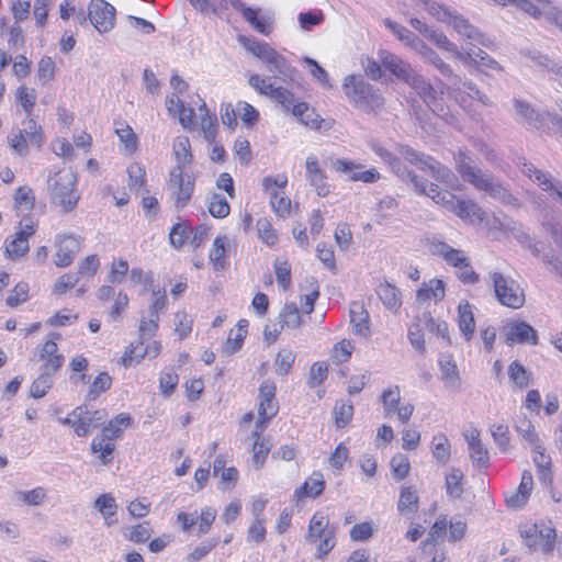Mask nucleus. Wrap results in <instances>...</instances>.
I'll return each instance as SVG.
<instances>
[{
    "label": "nucleus",
    "mask_w": 562,
    "mask_h": 562,
    "mask_svg": "<svg viewBox=\"0 0 562 562\" xmlns=\"http://www.w3.org/2000/svg\"><path fill=\"white\" fill-rule=\"evenodd\" d=\"M350 322L355 327V333L360 336H368L370 334L369 328V313L364 308V305L360 302H352L350 304Z\"/></svg>",
    "instance_id": "obj_24"
},
{
    "label": "nucleus",
    "mask_w": 562,
    "mask_h": 562,
    "mask_svg": "<svg viewBox=\"0 0 562 562\" xmlns=\"http://www.w3.org/2000/svg\"><path fill=\"white\" fill-rule=\"evenodd\" d=\"M389 166L402 181L411 183L415 192H425L423 179L411 171L398 157L393 159Z\"/></svg>",
    "instance_id": "obj_25"
},
{
    "label": "nucleus",
    "mask_w": 562,
    "mask_h": 562,
    "mask_svg": "<svg viewBox=\"0 0 562 562\" xmlns=\"http://www.w3.org/2000/svg\"><path fill=\"white\" fill-rule=\"evenodd\" d=\"M281 328H297L301 325V315L295 303H286L280 313Z\"/></svg>",
    "instance_id": "obj_44"
},
{
    "label": "nucleus",
    "mask_w": 562,
    "mask_h": 562,
    "mask_svg": "<svg viewBox=\"0 0 562 562\" xmlns=\"http://www.w3.org/2000/svg\"><path fill=\"white\" fill-rule=\"evenodd\" d=\"M432 445L434 458L438 462L446 464L450 459V443L448 438L445 435H437L432 439Z\"/></svg>",
    "instance_id": "obj_49"
},
{
    "label": "nucleus",
    "mask_w": 562,
    "mask_h": 562,
    "mask_svg": "<svg viewBox=\"0 0 562 562\" xmlns=\"http://www.w3.org/2000/svg\"><path fill=\"white\" fill-rule=\"evenodd\" d=\"M409 86L424 101L429 110L436 112L439 106V100L437 97V91L434 86L427 81L423 75L416 74V76L411 80L407 85Z\"/></svg>",
    "instance_id": "obj_20"
},
{
    "label": "nucleus",
    "mask_w": 562,
    "mask_h": 562,
    "mask_svg": "<svg viewBox=\"0 0 562 562\" xmlns=\"http://www.w3.org/2000/svg\"><path fill=\"white\" fill-rule=\"evenodd\" d=\"M112 385V378L108 372L99 373L91 383L86 395V402L95 401L101 393L108 391Z\"/></svg>",
    "instance_id": "obj_39"
},
{
    "label": "nucleus",
    "mask_w": 562,
    "mask_h": 562,
    "mask_svg": "<svg viewBox=\"0 0 562 562\" xmlns=\"http://www.w3.org/2000/svg\"><path fill=\"white\" fill-rule=\"evenodd\" d=\"M508 376L518 389L524 390L530 383L531 372H529L518 360H515L508 367Z\"/></svg>",
    "instance_id": "obj_37"
},
{
    "label": "nucleus",
    "mask_w": 562,
    "mask_h": 562,
    "mask_svg": "<svg viewBox=\"0 0 562 562\" xmlns=\"http://www.w3.org/2000/svg\"><path fill=\"white\" fill-rule=\"evenodd\" d=\"M520 54L527 58H529L535 66L539 67L541 70H547L552 74L553 69L557 66V61L551 59L549 56L544 55L542 52L535 47H526L520 49Z\"/></svg>",
    "instance_id": "obj_35"
},
{
    "label": "nucleus",
    "mask_w": 562,
    "mask_h": 562,
    "mask_svg": "<svg viewBox=\"0 0 562 562\" xmlns=\"http://www.w3.org/2000/svg\"><path fill=\"white\" fill-rule=\"evenodd\" d=\"M400 155L411 165L429 173L435 180L450 184L456 181L454 173L430 155L418 151L408 145H398Z\"/></svg>",
    "instance_id": "obj_3"
},
{
    "label": "nucleus",
    "mask_w": 562,
    "mask_h": 562,
    "mask_svg": "<svg viewBox=\"0 0 562 562\" xmlns=\"http://www.w3.org/2000/svg\"><path fill=\"white\" fill-rule=\"evenodd\" d=\"M416 53L420 59L428 65H431L439 74L450 82L451 86H458L461 82V77L454 74L451 66L447 64L437 52L429 47L425 42L417 43Z\"/></svg>",
    "instance_id": "obj_11"
},
{
    "label": "nucleus",
    "mask_w": 562,
    "mask_h": 562,
    "mask_svg": "<svg viewBox=\"0 0 562 562\" xmlns=\"http://www.w3.org/2000/svg\"><path fill=\"white\" fill-rule=\"evenodd\" d=\"M35 233L33 222L19 225V229L14 234L11 241L7 240L5 252L10 258H19L24 256L29 249V237Z\"/></svg>",
    "instance_id": "obj_14"
},
{
    "label": "nucleus",
    "mask_w": 562,
    "mask_h": 562,
    "mask_svg": "<svg viewBox=\"0 0 562 562\" xmlns=\"http://www.w3.org/2000/svg\"><path fill=\"white\" fill-rule=\"evenodd\" d=\"M333 415L337 428H344L352 419L353 405L350 401H338L335 404Z\"/></svg>",
    "instance_id": "obj_42"
},
{
    "label": "nucleus",
    "mask_w": 562,
    "mask_h": 562,
    "mask_svg": "<svg viewBox=\"0 0 562 562\" xmlns=\"http://www.w3.org/2000/svg\"><path fill=\"white\" fill-rule=\"evenodd\" d=\"M209 212L213 217L224 218L231 212V206L226 198L220 193H213L209 201Z\"/></svg>",
    "instance_id": "obj_47"
},
{
    "label": "nucleus",
    "mask_w": 562,
    "mask_h": 562,
    "mask_svg": "<svg viewBox=\"0 0 562 562\" xmlns=\"http://www.w3.org/2000/svg\"><path fill=\"white\" fill-rule=\"evenodd\" d=\"M57 251L54 262L57 267H68L72 263L76 254L80 250V239L75 235H58Z\"/></svg>",
    "instance_id": "obj_15"
},
{
    "label": "nucleus",
    "mask_w": 562,
    "mask_h": 562,
    "mask_svg": "<svg viewBox=\"0 0 562 562\" xmlns=\"http://www.w3.org/2000/svg\"><path fill=\"white\" fill-rule=\"evenodd\" d=\"M297 20L303 30L310 31L324 21V14L321 10H310L307 12H301Z\"/></svg>",
    "instance_id": "obj_59"
},
{
    "label": "nucleus",
    "mask_w": 562,
    "mask_h": 562,
    "mask_svg": "<svg viewBox=\"0 0 562 562\" xmlns=\"http://www.w3.org/2000/svg\"><path fill=\"white\" fill-rule=\"evenodd\" d=\"M491 277L496 297L502 305L515 310L524 305V291L514 279L505 277L501 272H493Z\"/></svg>",
    "instance_id": "obj_5"
},
{
    "label": "nucleus",
    "mask_w": 562,
    "mask_h": 562,
    "mask_svg": "<svg viewBox=\"0 0 562 562\" xmlns=\"http://www.w3.org/2000/svg\"><path fill=\"white\" fill-rule=\"evenodd\" d=\"M471 66H474L482 71L483 68L495 70L497 72H502L504 70L503 66L483 49L477 53V57L473 60Z\"/></svg>",
    "instance_id": "obj_62"
},
{
    "label": "nucleus",
    "mask_w": 562,
    "mask_h": 562,
    "mask_svg": "<svg viewBox=\"0 0 562 562\" xmlns=\"http://www.w3.org/2000/svg\"><path fill=\"white\" fill-rule=\"evenodd\" d=\"M439 368L442 380L447 384H449L450 386L459 385V373L457 370V366L451 359V357L446 356L439 359Z\"/></svg>",
    "instance_id": "obj_45"
},
{
    "label": "nucleus",
    "mask_w": 562,
    "mask_h": 562,
    "mask_svg": "<svg viewBox=\"0 0 562 562\" xmlns=\"http://www.w3.org/2000/svg\"><path fill=\"white\" fill-rule=\"evenodd\" d=\"M237 40L238 43L245 47V49L250 52L254 56H256L263 63L267 59L266 56H269L270 53L273 50V48L269 44L259 42L255 37L239 35Z\"/></svg>",
    "instance_id": "obj_34"
},
{
    "label": "nucleus",
    "mask_w": 562,
    "mask_h": 562,
    "mask_svg": "<svg viewBox=\"0 0 562 562\" xmlns=\"http://www.w3.org/2000/svg\"><path fill=\"white\" fill-rule=\"evenodd\" d=\"M274 396V383L268 380L263 381L259 387V420L256 423V428L265 429L267 423L277 415L279 406Z\"/></svg>",
    "instance_id": "obj_8"
},
{
    "label": "nucleus",
    "mask_w": 562,
    "mask_h": 562,
    "mask_svg": "<svg viewBox=\"0 0 562 562\" xmlns=\"http://www.w3.org/2000/svg\"><path fill=\"white\" fill-rule=\"evenodd\" d=\"M384 25L394 34L396 37L404 42L407 46H409L414 52H416L417 43H424L416 34L409 31L407 27L390 20H384Z\"/></svg>",
    "instance_id": "obj_30"
},
{
    "label": "nucleus",
    "mask_w": 562,
    "mask_h": 562,
    "mask_svg": "<svg viewBox=\"0 0 562 562\" xmlns=\"http://www.w3.org/2000/svg\"><path fill=\"white\" fill-rule=\"evenodd\" d=\"M274 101L279 103L284 111L292 113L301 123L314 128L318 127L317 120L312 119L314 113L308 110L307 103L299 102L290 90L281 88Z\"/></svg>",
    "instance_id": "obj_7"
},
{
    "label": "nucleus",
    "mask_w": 562,
    "mask_h": 562,
    "mask_svg": "<svg viewBox=\"0 0 562 562\" xmlns=\"http://www.w3.org/2000/svg\"><path fill=\"white\" fill-rule=\"evenodd\" d=\"M160 344L158 341H154L144 348V342L142 339H138L135 342H132L128 347H126L124 356L122 357V363L125 367H130L133 361L138 362L146 355L150 358L156 357L159 353Z\"/></svg>",
    "instance_id": "obj_21"
},
{
    "label": "nucleus",
    "mask_w": 562,
    "mask_h": 562,
    "mask_svg": "<svg viewBox=\"0 0 562 562\" xmlns=\"http://www.w3.org/2000/svg\"><path fill=\"white\" fill-rule=\"evenodd\" d=\"M201 130L203 132V136L206 142L213 143L217 133V117L214 114H211L210 111H206L205 114L201 116Z\"/></svg>",
    "instance_id": "obj_54"
},
{
    "label": "nucleus",
    "mask_w": 562,
    "mask_h": 562,
    "mask_svg": "<svg viewBox=\"0 0 562 562\" xmlns=\"http://www.w3.org/2000/svg\"><path fill=\"white\" fill-rule=\"evenodd\" d=\"M448 24L452 25L460 35L476 41L482 46L491 47L493 45V41L490 37L482 34L477 27L470 24V22L460 14L452 13Z\"/></svg>",
    "instance_id": "obj_19"
},
{
    "label": "nucleus",
    "mask_w": 562,
    "mask_h": 562,
    "mask_svg": "<svg viewBox=\"0 0 562 562\" xmlns=\"http://www.w3.org/2000/svg\"><path fill=\"white\" fill-rule=\"evenodd\" d=\"M172 149L177 160V165L175 167H180V170L184 171L186 167L192 164L193 158L189 137H177L173 142Z\"/></svg>",
    "instance_id": "obj_26"
},
{
    "label": "nucleus",
    "mask_w": 562,
    "mask_h": 562,
    "mask_svg": "<svg viewBox=\"0 0 562 562\" xmlns=\"http://www.w3.org/2000/svg\"><path fill=\"white\" fill-rule=\"evenodd\" d=\"M109 440L103 435L101 438H94L91 442V450L93 453H99V459L103 464H109L112 461V453L115 449L114 443L106 442Z\"/></svg>",
    "instance_id": "obj_46"
},
{
    "label": "nucleus",
    "mask_w": 562,
    "mask_h": 562,
    "mask_svg": "<svg viewBox=\"0 0 562 562\" xmlns=\"http://www.w3.org/2000/svg\"><path fill=\"white\" fill-rule=\"evenodd\" d=\"M191 232V226L187 222L175 224L169 233L170 244L175 248L182 247L189 238Z\"/></svg>",
    "instance_id": "obj_50"
},
{
    "label": "nucleus",
    "mask_w": 562,
    "mask_h": 562,
    "mask_svg": "<svg viewBox=\"0 0 562 562\" xmlns=\"http://www.w3.org/2000/svg\"><path fill=\"white\" fill-rule=\"evenodd\" d=\"M454 165L457 172L464 182L473 186L476 190L484 191L503 204L519 206L518 199L497 182L491 172L476 166L475 158L470 151L460 149L454 154Z\"/></svg>",
    "instance_id": "obj_1"
},
{
    "label": "nucleus",
    "mask_w": 562,
    "mask_h": 562,
    "mask_svg": "<svg viewBox=\"0 0 562 562\" xmlns=\"http://www.w3.org/2000/svg\"><path fill=\"white\" fill-rule=\"evenodd\" d=\"M452 87L453 90L465 92L471 99L479 101L484 106H494L493 100L483 93L472 80H461L458 86Z\"/></svg>",
    "instance_id": "obj_36"
},
{
    "label": "nucleus",
    "mask_w": 562,
    "mask_h": 562,
    "mask_svg": "<svg viewBox=\"0 0 562 562\" xmlns=\"http://www.w3.org/2000/svg\"><path fill=\"white\" fill-rule=\"evenodd\" d=\"M95 508L108 519L115 515L117 505L114 497L111 494H102L94 502Z\"/></svg>",
    "instance_id": "obj_60"
},
{
    "label": "nucleus",
    "mask_w": 562,
    "mask_h": 562,
    "mask_svg": "<svg viewBox=\"0 0 562 562\" xmlns=\"http://www.w3.org/2000/svg\"><path fill=\"white\" fill-rule=\"evenodd\" d=\"M522 173L537 183L543 191L562 205V182L553 180L550 173L543 172L532 164H524Z\"/></svg>",
    "instance_id": "obj_12"
},
{
    "label": "nucleus",
    "mask_w": 562,
    "mask_h": 562,
    "mask_svg": "<svg viewBox=\"0 0 562 562\" xmlns=\"http://www.w3.org/2000/svg\"><path fill=\"white\" fill-rule=\"evenodd\" d=\"M76 182V173L69 169L59 170L48 178L50 199L64 212L72 211L78 203L80 196L75 190Z\"/></svg>",
    "instance_id": "obj_2"
},
{
    "label": "nucleus",
    "mask_w": 562,
    "mask_h": 562,
    "mask_svg": "<svg viewBox=\"0 0 562 562\" xmlns=\"http://www.w3.org/2000/svg\"><path fill=\"white\" fill-rule=\"evenodd\" d=\"M128 272V262L125 259L114 260L111 271L108 274V281L112 284H121Z\"/></svg>",
    "instance_id": "obj_63"
},
{
    "label": "nucleus",
    "mask_w": 562,
    "mask_h": 562,
    "mask_svg": "<svg viewBox=\"0 0 562 562\" xmlns=\"http://www.w3.org/2000/svg\"><path fill=\"white\" fill-rule=\"evenodd\" d=\"M378 56L384 69L406 85H408L417 74L408 61L389 50L381 49Z\"/></svg>",
    "instance_id": "obj_10"
},
{
    "label": "nucleus",
    "mask_w": 562,
    "mask_h": 562,
    "mask_svg": "<svg viewBox=\"0 0 562 562\" xmlns=\"http://www.w3.org/2000/svg\"><path fill=\"white\" fill-rule=\"evenodd\" d=\"M88 16L100 33H105L114 27L115 8L104 0H91Z\"/></svg>",
    "instance_id": "obj_9"
},
{
    "label": "nucleus",
    "mask_w": 562,
    "mask_h": 562,
    "mask_svg": "<svg viewBox=\"0 0 562 562\" xmlns=\"http://www.w3.org/2000/svg\"><path fill=\"white\" fill-rule=\"evenodd\" d=\"M335 531L334 528L329 527V519L323 513H315L308 525V531L306 535V541L311 544H316L325 533Z\"/></svg>",
    "instance_id": "obj_23"
},
{
    "label": "nucleus",
    "mask_w": 562,
    "mask_h": 562,
    "mask_svg": "<svg viewBox=\"0 0 562 562\" xmlns=\"http://www.w3.org/2000/svg\"><path fill=\"white\" fill-rule=\"evenodd\" d=\"M463 473L459 469H452L446 476L447 494L453 498H460L463 493L461 480Z\"/></svg>",
    "instance_id": "obj_52"
},
{
    "label": "nucleus",
    "mask_w": 562,
    "mask_h": 562,
    "mask_svg": "<svg viewBox=\"0 0 562 562\" xmlns=\"http://www.w3.org/2000/svg\"><path fill=\"white\" fill-rule=\"evenodd\" d=\"M115 133L120 140L125 144L126 150L134 153L137 148V136L128 124H121L115 128Z\"/></svg>",
    "instance_id": "obj_55"
},
{
    "label": "nucleus",
    "mask_w": 562,
    "mask_h": 562,
    "mask_svg": "<svg viewBox=\"0 0 562 562\" xmlns=\"http://www.w3.org/2000/svg\"><path fill=\"white\" fill-rule=\"evenodd\" d=\"M325 488V480L321 472H313L312 475L304 482V484L295 491V496L302 497H317Z\"/></svg>",
    "instance_id": "obj_27"
},
{
    "label": "nucleus",
    "mask_w": 562,
    "mask_h": 562,
    "mask_svg": "<svg viewBox=\"0 0 562 562\" xmlns=\"http://www.w3.org/2000/svg\"><path fill=\"white\" fill-rule=\"evenodd\" d=\"M453 213H456L461 218H470L475 217L479 220H483L484 212L482 209L471 200H457Z\"/></svg>",
    "instance_id": "obj_43"
},
{
    "label": "nucleus",
    "mask_w": 562,
    "mask_h": 562,
    "mask_svg": "<svg viewBox=\"0 0 562 562\" xmlns=\"http://www.w3.org/2000/svg\"><path fill=\"white\" fill-rule=\"evenodd\" d=\"M257 231L259 238L267 245L273 246L278 241V236L272 228L271 223L262 217L257 221Z\"/></svg>",
    "instance_id": "obj_58"
},
{
    "label": "nucleus",
    "mask_w": 562,
    "mask_h": 562,
    "mask_svg": "<svg viewBox=\"0 0 562 562\" xmlns=\"http://www.w3.org/2000/svg\"><path fill=\"white\" fill-rule=\"evenodd\" d=\"M294 361L295 353L292 350L282 349L279 351L276 358L277 373L281 375L288 374Z\"/></svg>",
    "instance_id": "obj_61"
},
{
    "label": "nucleus",
    "mask_w": 562,
    "mask_h": 562,
    "mask_svg": "<svg viewBox=\"0 0 562 562\" xmlns=\"http://www.w3.org/2000/svg\"><path fill=\"white\" fill-rule=\"evenodd\" d=\"M53 386V375L41 371L38 378L30 387V395L34 398H41L46 395Z\"/></svg>",
    "instance_id": "obj_51"
},
{
    "label": "nucleus",
    "mask_w": 562,
    "mask_h": 562,
    "mask_svg": "<svg viewBox=\"0 0 562 562\" xmlns=\"http://www.w3.org/2000/svg\"><path fill=\"white\" fill-rule=\"evenodd\" d=\"M27 136L19 130L8 136L10 148L20 156H26L29 153Z\"/></svg>",
    "instance_id": "obj_56"
},
{
    "label": "nucleus",
    "mask_w": 562,
    "mask_h": 562,
    "mask_svg": "<svg viewBox=\"0 0 562 562\" xmlns=\"http://www.w3.org/2000/svg\"><path fill=\"white\" fill-rule=\"evenodd\" d=\"M168 186L171 190V198L173 199L176 210L184 209L194 192V178L184 175L180 167H173L169 173Z\"/></svg>",
    "instance_id": "obj_6"
},
{
    "label": "nucleus",
    "mask_w": 562,
    "mask_h": 562,
    "mask_svg": "<svg viewBox=\"0 0 562 562\" xmlns=\"http://www.w3.org/2000/svg\"><path fill=\"white\" fill-rule=\"evenodd\" d=\"M503 331L506 337L505 342L509 346L516 342L521 345H538L537 331L526 322L519 321L508 323L504 326Z\"/></svg>",
    "instance_id": "obj_13"
},
{
    "label": "nucleus",
    "mask_w": 562,
    "mask_h": 562,
    "mask_svg": "<svg viewBox=\"0 0 562 562\" xmlns=\"http://www.w3.org/2000/svg\"><path fill=\"white\" fill-rule=\"evenodd\" d=\"M381 400L386 414L394 413L401 401L400 387L395 385L394 387L385 390L381 395Z\"/></svg>",
    "instance_id": "obj_64"
},
{
    "label": "nucleus",
    "mask_w": 562,
    "mask_h": 562,
    "mask_svg": "<svg viewBox=\"0 0 562 562\" xmlns=\"http://www.w3.org/2000/svg\"><path fill=\"white\" fill-rule=\"evenodd\" d=\"M344 90L352 103L364 110H375L384 104V98L379 89L355 75L345 78Z\"/></svg>",
    "instance_id": "obj_4"
},
{
    "label": "nucleus",
    "mask_w": 562,
    "mask_h": 562,
    "mask_svg": "<svg viewBox=\"0 0 562 562\" xmlns=\"http://www.w3.org/2000/svg\"><path fill=\"white\" fill-rule=\"evenodd\" d=\"M544 451L546 449L540 443H536L532 448V460L539 471L540 481L547 483L552 481L551 458Z\"/></svg>",
    "instance_id": "obj_28"
},
{
    "label": "nucleus",
    "mask_w": 562,
    "mask_h": 562,
    "mask_svg": "<svg viewBox=\"0 0 562 562\" xmlns=\"http://www.w3.org/2000/svg\"><path fill=\"white\" fill-rule=\"evenodd\" d=\"M173 102L178 104V116L181 125L184 128H190L193 124V117L195 114L194 110L192 108H187L182 100L173 95L167 100V109L169 112H173Z\"/></svg>",
    "instance_id": "obj_40"
},
{
    "label": "nucleus",
    "mask_w": 562,
    "mask_h": 562,
    "mask_svg": "<svg viewBox=\"0 0 562 562\" xmlns=\"http://www.w3.org/2000/svg\"><path fill=\"white\" fill-rule=\"evenodd\" d=\"M265 63L268 65L267 69L278 76L290 77L293 72V68L288 59L278 53L274 48L269 56H266Z\"/></svg>",
    "instance_id": "obj_31"
},
{
    "label": "nucleus",
    "mask_w": 562,
    "mask_h": 562,
    "mask_svg": "<svg viewBox=\"0 0 562 562\" xmlns=\"http://www.w3.org/2000/svg\"><path fill=\"white\" fill-rule=\"evenodd\" d=\"M259 430H262L261 428H256V430L252 432V436L256 438V441L254 443V465L256 469H259L263 465L266 457L268 456L270 451V445L268 441L262 440L259 441Z\"/></svg>",
    "instance_id": "obj_53"
},
{
    "label": "nucleus",
    "mask_w": 562,
    "mask_h": 562,
    "mask_svg": "<svg viewBox=\"0 0 562 562\" xmlns=\"http://www.w3.org/2000/svg\"><path fill=\"white\" fill-rule=\"evenodd\" d=\"M418 501L417 493L412 486L402 487L397 509L402 514L415 513L418 509Z\"/></svg>",
    "instance_id": "obj_41"
},
{
    "label": "nucleus",
    "mask_w": 562,
    "mask_h": 562,
    "mask_svg": "<svg viewBox=\"0 0 562 562\" xmlns=\"http://www.w3.org/2000/svg\"><path fill=\"white\" fill-rule=\"evenodd\" d=\"M239 13L258 33L268 36L272 32L274 19L270 12L263 13L259 8L246 7Z\"/></svg>",
    "instance_id": "obj_18"
},
{
    "label": "nucleus",
    "mask_w": 562,
    "mask_h": 562,
    "mask_svg": "<svg viewBox=\"0 0 562 562\" xmlns=\"http://www.w3.org/2000/svg\"><path fill=\"white\" fill-rule=\"evenodd\" d=\"M106 417L108 413L105 409H97L93 413L86 415V422L79 423L76 427V435L79 437L88 436L91 429L103 425Z\"/></svg>",
    "instance_id": "obj_33"
},
{
    "label": "nucleus",
    "mask_w": 562,
    "mask_h": 562,
    "mask_svg": "<svg viewBox=\"0 0 562 562\" xmlns=\"http://www.w3.org/2000/svg\"><path fill=\"white\" fill-rule=\"evenodd\" d=\"M480 432L475 430L470 437H467L470 457L479 470H486L490 465V457L486 447L481 442Z\"/></svg>",
    "instance_id": "obj_22"
},
{
    "label": "nucleus",
    "mask_w": 562,
    "mask_h": 562,
    "mask_svg": "<svg viewBox=\"0 0 562 562\" xmlns=\"http://www.w3.org/2000/svg\"><path fill=\"white\" fill-rule=\"evenodd\" d=\"M513 103L519 120H522L526 124L535 128L540 130L542 128L543 122L548 120L554 122L557 119L549 112L540 113L536 111L530 103L521 99H514Z\"/></svg>",
    "instance_id": "obj_16"
},
{
    "label": "nucleus",
    "mask_w": 562,
    "mask_h": 562,
    "mask_svg": "<svg viewBox=\"0 0 562 562\" xmlns=\"http://www.w3.org/2000/svg\"><path fill=\"white\" fill-rule=\"evenodd\" d=\"M439 254L454 268H458L461 265L463 266V263L469 261V258L465 256L463 250L454 249L446 243L440 244Z\"/></svg>",
    "instance_id": "obj_48"
},
{
    "label": "nucleus",
    "mask_w": 562,
    "mask_h": 562,
    "mask_svg": "<svg viewBox=\"0 0 562 562\" xmlns=\"http://www.w3.org/2000/svg\"><path fill=\"white\" fill-rule=\"evenodd\" d=\"M270 204L281 216L290 213L291 200L277 189L270 191Z\"/></svg>",
    "instance_id": "obj_57"
},
{
    "label": "nucleus",
    "mask_w": 562,
    "mask_h": 562,
    "mask_svg": "<svg viewBox=\"0 0 562 562\" xmlns=\"http://www.w3.org/2000/svg\"><path fill=\"white\" fill-rule=\"evenodd\" d=\"M458 316H459V328L461 333L464 335L465 340L469 341L472 338V335L475 329V321L472 312V306L465 302L464 304H460L458 307Z\"/></svg>",
    "instance_id": "obj_32"
},
{
    "label": "nucleus",
    "mask_w": 562,
    "mask_h": 562,
    "mask_svg": "<svg viewBox=\"0 0 562 562\" xmlns=\"http://www.w3.org/2000/svg\"><path fill=\"white\" fill-rule=\"evenodd\" d=\"M306 179L308 183L315 188L317 195L326 196L330 192L329 186L327 184V176L321 169L318 159L316 156L311 155L305 161Z\"/></svg>",
    "instance_id": "obj_17"
},
{
    "label": "nucleus",
    "mask_w": 562,
    "mask_h": 562,
    "mask_svg": "<svg viewBox=\"0 0 562 562\" xmlns=\"http://www.w3.org/2000/svg\"><path fill=\"white\" fill-rule=\"evenodd\" d=\"M376 294L387 310L397 311L402 304L400 290L389 282L381 283L376 288Z\"/></svg>",
    "instance_id": "obj_29"
},
{
    "label": "nucleus",
    "mask_w": 562,
    "mask_h": 562,
    "mask_svg": "<svg viewBox=\"0 0 562 562\" xmlns=\"http://www.w3.org/2000/svg\"><path fill=\"white\" fill-rule=\"evenodd\" d=\"M131 416L126 413L119 414L114 419L110 420L102 429V435L109 440L119 438L123 432L122 426L127 427L131 424Z\"/></svg>",
    "instance_id": "obj_38"
}]
</instances>
